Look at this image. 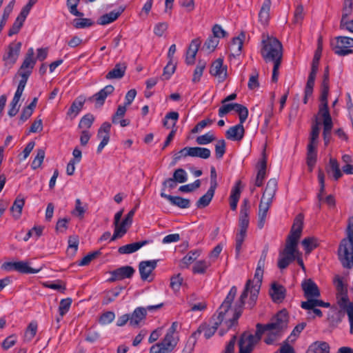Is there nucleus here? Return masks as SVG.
Masks as SVG:
<instances>
[{"mask_svg": "<svg viewBox=\"0 0 353 353\" xmlns=\"http://www.w3.org/2000/svg\"><path fill=\"white\" fill-rule=\"evenodd\" d=\"M234 110L238 113L239 117V122L243 123L248 117V108L240 103H235Z\"/></svg>", "mask_w": 353, "mask_h": 353, "instance_id": "603ef678", "label": "nucleus"}, {"mask_svg": "<svg viewBox=\"0 0 353 353\" xmlns=\"http://www.w3.org/2000/svg\"><path fill=\"white\" fill-rule=\"evenodd\" d=\"M161 196L168 200L172 205L177 206L180 208H188L190 206V200L188 199H184L179 196H172L163 192H161Z\"/></svg>", "mask_w": 353, "mask_h": 353, "instance_id": "5701e85b", "label": "nucleus"}, {"mask_svg": "<svg viewBox=\"0 0 353 353\" xmlns=\"http://www.w3.org/2000/svg\"><path fill=\"white\" fill-rule=\"evenodd\" d=\"M206 63L203 61L199 60L198 61V64L194 69L193 77H192V82L196 83L199 82L201 79V77L203 75V72L204 69L205 68Z\"/></svg>", "mask_w": 353, "mask_h": 353, "instance_id": "3c124183", "label": "nucleus"}, {"mask_svg": "<svg viewBox=\"0 0 353 353\" xmlns=\"http://www.w3.org/2000/svg\"><path fill=\"white\" fill-rule=\"evenodd\" d=\"M45 157V151L43 149L40 148L37 151V155L34 157V160L32 162L31 167L33 170H36L39 168L44 159Z\"/></svg>", "mask_w": 353, "mask_h": 353, "instance_id": "bf43d9fd", "label": "nucleus"}, {"mask_svg": "<svg viewBox=\"0 0 353 353\" xmlns=\"http://www.w3.org/2000/svg\"><path fill=\"white\" fill-rule=\"evenodd\" d=\"M237 292L236 286H232L225 300L217 310L218 316L223 317L225 319V316L231 307V304L233 302L234 297Z\"/></svg>", "mask_w": 353, "mask_h": 353, "instance_id": "4468645a", "label": "nucleus"}, {"mask_svg": "<svg viewBox=\"0 0 353 353\" xmlns=\"http://www.w3.org/2000/svg\"><path fill=\"white\" fill-rule=\"evenodd\" d=\"M179 114L177 112L172 111L166 114L163 120V127L169 129L172 128V129L176 128V123L179 119Z\"/></svg>", "mask_w": 353, "mask_h": 353, "instance_id": "58836bf2", "label": "nucleus"}, {"mask_svg": "<svg viewBox=\"0 0 353 353\" xmlns=\"http://www.w3.org/2000/svg\"><path fill=\"white\" fill-rule=\"evenodd\" d=\"M330 170L333 172V176L334 180H339L342 176L343 174L340 170L339 164L336 159L331 158L330 159Z\"/></svg>", "mask_w": 353, "mask_h": 353, "instance_id": "4d7b16f0", "label": "nucleus"}, {"mask_svg": "<svg viewBox=\"0 0 353 353\" xmlns=\"http://www.w3.org/2000/svg\"><path fill=\"white\" fill-rule=\"evenodd\" d=\"M79 2L80 0H67L66 5L71 14L81 17H83L84 14L77 10Z\"/></svg>", "mask_w": 353, "mask_h": 353, "instance_id": "864d4df0", "label": "nucleus"}, {"mask_svg": "<svg viewBox=\"0 0 353 353\" xmlns=\"http://www.w3.org/2000/svg\"><path fill=\"white\" fill-rule=\"evenodd\" d=\"M214 140H216L214 134L211 132H208L203 135L197 137L196 139V142L199 145H207Z\"/></svg>", "mask_w": 353, "mask_h": 353, "instance_id": "e2e57ef3", "label": "nucleus"}, {"mask_svg": "<svg viewBox=\"0 0 353 353\" xmlns=\"http://www.w3.org/2000/svg\"><path fill=\"white\" fill-rule=\"evenodd\" d=\"M345 310L340 308L339 310L336 306L330 307V311L327 312V321L330 327L335 328L342 321L345 316Z\"/></svg>", "mask_w": 353, "mask_h": 353, "instance_id": "ddd939ff", "label": "nucleus"}, {"mask_svg": "<svg viewBox=\"0 0 353 353\" xmlns=\"http://www.w3.org/2000/svg\"><path fill=\"white\" fill-rule=\"evenodd\" d=\"M223 60L221 58L215 60L210 67V73L214 77L221 79L220 81H223L227 77V67L223 65Z\"/></svg>", "mask_w": 353, "mask_h": 353, "instance_id": "f3484780", "label": "nucleus"}, {"mask_svg": "<svg viewBox=\"0 0 353 353\" xmlns=\"http://www.w3.org/2000/svg\"><path fill=\"white\" fill-rule=\"evenodd\" d=\"M150 242H152L151 240H144L132 243H129L119 247L118 249V252L119 254H132L139 250L143 246L148 245Z\"/></svg>", "mask_w": 353, "mask_h": 353, "instance_id": "b1692460", "label": "nucleus"}, {"mask_svg": "<svg viewBox=\"0 0 353 353\" xmlns=\"http://www.w3.org/2000/svg\"><path fill=\"white\" fill-rule=\"evenodd\" d=\"M339 259L342 265L345 268L353 266V243L344 239L341 241L339 250Z\"/></svg>", "mask_w": 353, "mask_h": 353, "instance_id": "39448f33", "label": "nucleus"}, {"mask_svg": "<svg viewBox=\"0 0 353 353\" xmlns=\"http://www.w3.org/2000/svg\"><path fill=\"white\" fill-rule=\"evenodd\" d=\"M43 227L42 226H34L30 230L23 238L24 241L29 240L30 237L35 236L37 239L43 234Z\"/></svg>", "mask_w": 353, "mask_h": 353, "instance_id": "338daca9", "label": "nucleus"}, {"mask_svg": "<svg viewBox=\"0 0 353 353\" xmlns=\"http://www.w3.org/2000/svg\"><path fill=\"white\" fill-rule=\"evenodd\" d=\"M172 178H174V180L177 183H185L188 180L187 173L183 168L176 169L173 173Z\"/></svg>", "mask_w": 353, "mask_h": 353, "instance_id": "774afa93", "label": "nucleus"}, {"mask_svg": "<svg viewBox=\"0 0 353 353\" xmlns=\"http://www.w3.org/2000/svg\"><path fill=\"white\" fill-rule=\"evenodd\" d=\"M1 269L6 272L17 271L21 274H35L41 270V268L35 269L30 267L28 262L23 261L5 262L1 265Z\"/></svg>", "mask_w": 353, "mask_h": 353, "instance_id": "0eeeda50", "label": "nucleus"}, {"mask_svg": "<svg viewBox=\"0 0 353 353\" xmlns=\"http://www.w3.org/2000/svg\"><path fill=\"white\" fill-rule=\"evenodd\" d=\"M179 341L178 337L172 336L165 334L164 338L159 344L164 348L167 353L171 352L176 346Z\"/></svg>", "mask_w": 353, "mask_h": 353, "instance_id": "2f4dec72", "label": "nucleus"}, {"mask_svg": "<svg viewBox=\"0 0 353 353\" xmlns=\"http://www.w3.org/2000/svg\"><path fill=\"white\" fill-rule=\"evenodd\" d=\"M125 6H119L117 10H112L109 13L101 15L97 20V23L105 26L116 21L119 17L124 12Z\"/></svg>", "mask_w": 353, "mask_h": 353, "instance_id": "6ab92c4d", "label": "nucleus"}, {"mask_svg": "<svg viewBox=\"0 0 353 353\" xmlns=\"http://www.w3.org/2000/svg\"><path fill=\"white\" fill-rule=\"evenodd\" d=\"M14 3H15V1L14 0H12L8 4V6H6L5 8H4V10H3V16H2V18L0 20V26L1 27H4L6 23V21L10 14V13L12 12V10H13V8H14Z\"/></svg>", "mask_w": 353, "mask_h": 353, "instance_id": "13d9d810", "label": "nucleus"}, {"mask_svg": "<svg viewBox=\"0 0 353 353\" xmlns=\"http://www.w3.org/2000/svg\"><path fill=\"white\" fill-rule=\"evenodd\" d=\"M37 331V323L32 321L29 323L25 332V340L30 341L36 335Z\"/></svg>", "mask_w": 353, "mask_h": 353, "instance_id": "6e6d98bb", "label": "nucleus"}, {"mask_svg": "<svg viewBox=\"0 0 353 353\" xmlns=\"http://www.w3.org/2000/svg\"><path fill=\"white\" fill-rule=\"evenodd\" d=\"M303 225V215L299 214L294 219L289 236L300 239Z\"/></svg>", "mask_w": 353, "mask_h": 353, "instance_id": "c85d7f7f", "label": "nucleus"}, {"mask_svg": "<svg viewBox=\"0 0 353 353\" xmlns=\"http://www.w3.org/2000/svg\"><path fill=\"white\" fill-rule=\"evenodd\" d=\"M318 114L320 115L323 120V132H331L333 127V123L329 109L319 110Z\"/></svg>", "mask_w": 353, "mask_h": 353, "instance_id": "4c0bfd02", "label": "nucleus"}, {"mask_svg": "<svg viewBox=\"0 0 353 353\" xmlns=\"http://www.w3.org/2000/svg\"><path fill=\"white\" fill-rule=\"evenodd\" d=\"M243 124L239 122V124L230 127L225 132L226 138L232 141H241L245 134V129Z\"/></svg>", "mask_w": 353, "mask_h": 353, "instance_id": "aec40b11", "label": "nucleus"}, {"mask_svg": "<svg viewBox=\"0 0 353 353\" xmlns=\"http://www.w3.org/2000/svg\"><path fill=\"white\" fill-rule=\"evenodd\" d=\"M270 6L271 1L264 0L259 13V21L263 25L267 24L269 21Z\"/></svg>", "mask_w": 353, "mask_h": 353, "instance_id": "e433bc0d", "label": "nucleus"}, {"mask_svg": "<svg viewBox=\"0 0 353 353\" xmlns=\"http://www.w3.org/2000/svg\"><path fill=\"white\" fill-rule=\"evenodd\" d=\"M211 265V263L205 260L197 261L192 267L194 274H204Z\"/></svg>", "mask_w": 353, "mask_h": 353, "instance_id": "49530a36", "label": "nucleus"}, {"mask_svg": "<svg viewBox=\"0 0 353 353\" xmlns=\"http://www.w3.org/2000/svg\"><path fill=\"white\" fill-rule=\"evenodd\" d=\"M289 317L288 313L285 309H283L276 313L274 316L271 321L267 324L257 323L256 325V332L253 334L256 340L259 341L261 339L262 335L266 331H275L281 334L287 329L288 324Z\"/></svg>", "mask_w": 353, "mask_h": 353, "instance_id": "f03ea898", "label": "nucleus"}, {"mask_svg": "<svg viewBox=\"0 0 353 353\" xmlns=\"http://www.w3.org/2000/svg\"><path fill=\"white\" fill-rule=\"evenodd\" d=\"M263 275V270H259L258 269H256L254 273V279H256L255 283H254V281L249 279V281H250L251 283L248 293L250 292V301L248 302V305L250 309L254 306L256 301L257 300L258 294L259 293V290L262 283ZM248 281V280L247 281V282Z\"/></svg>", "mask_w": 353, "mask_h": 353, "instance_id": "6e6552de", "label": "nucleus"}, {"mask_svg": "<svg viewBox=\"0 0 353 353\" xmlns=\"http://www.w3.org/2000/svg\"><path fill=\"white\" fill-rule=\"evenodd\" d=\"M307 353H330V345L325 341H316L309 347Z\"/></svg>", "mask_w": 353, "mask_h": 353, "instance_id": "c9c22d12", "label": "nucleus"}, {"mask_svg": "<svg viewBox=\"0 0 353 353\" xmlns=\"http://www.w3.org/2000/svg\"><path fill=\"white\" fill-rule=\"evenodd\" d=\"M302 289L304 292V296L307 300L309 299L318 298L321 295L317 285L311 279H307L303 282Z\"/></svg>", "mask_w": 353, "mask_h": 353, "instance_id": "dca6fc26", "label": "nucleus"}, {"mask_svg": "<svg viewBox=\"0 0 353 353\" xmlns=\"http://www.w3.org/2000/svg\"><path fill=\"white\" fill-rule=\"evenodd\" d=\"M302 245L306 253L311 252L319 246L318 240L314 237H307L302 241Z\"/></svg>", "mask_w": 353, "mask_h": 353, "instance_id": "09e8293b", "label": "nucleus"}, {"mask_svg": "<svg viewBox=\"0 0 353 353\" xmlns=\"http://www.w3.org/2000/svg\"><path fill=\"white\" fill-rule=\"evenodd\" d=\"M72 300L70 298L62 299L59 305V312L61 317H63L70 310Z\"/></svg>", "mask_w": 353, "mask_h": 353, "instance_id": "680f3d73", "label": "nucleus"}, {"mask_svg": "<svg viewBox=\"0 0 353 353\" xmlns=\"http://www.w3.org/2000/svg\"><path fill=\"white\" fill-rule=\"evenodd\" d=\"M134 272L135 270L132 266H122L110 272L111 277L108 281L113 282L115 281L123 280L124 279H130L133 276Z\"/></svg>", "mask_w": 353, "mask_h": 353, "instance_id": "f8f14e48", "label": "nucleus"}, {"mask_svg": "<svg viewBox=\"0 0 353 353\" xmlns=\"http://www.w3.org/2000/svg\"><path fill=\"white\" fill-rule=\"evenodd\" d=\"M245 35L244 32H241L238 37H234L232 40V48H233L234 46H236V49L233 50L236 55H239L241 52L243 45V39H245Z\"/></svg>", "mask_w": 353, "mask_h": 353, "instance_id": "de8ad7c7", "label": "nucleus"}, {"mask_svg": "<svg viewBox=\"0 0 353 353\" xmlns=\"http://www.w3.org/2000/svg\"><path fill=\"white\" fill-rule=\"evenodd\" d=\"M239 181L236 185L232 188L230 196V205L232 210H236L237 204L241 196V190L239 187L240 184Z\"/></svg>", "mask_w": 353, "mask_h": 353, "instance_id": "37998d69", "label": "nucleus"}, {"mask_svg": "<svg viewBox=\"0 0 353 353\" xmlns=\"http://www.w3.org/2000/svg\"><path fill=\"white\" fill-rule=\"evenodd\" d=\"M277 190V181L275 179H270L265 187L261 198L268 201H272Z\"/></svg>", "mask_w": 353, "mask_h": 353, "instance_id": "473e14b6", "label": "nucleus"}, {"mask_svg": "<svg viewBox=\"0 0 353 353\" xmlns=\"http://www.w3.org/2000/svg\"><path fill=\"white\" fill-rule=\"evenodd\" d=\"M25 204L24 198L21 197V195H19L16 199L14 200L12 207L10 208V211L13 213L14 217L16 219H19L22 212V209Z\"/></svg>", "mask_w": 353, "mask_h": 353, "instance_id": "a19ab883", "label": "nucleus"}, {"mask_svg": "<svg viewBox=\"0 0 353 353\" xmlns=\"http://www.w3.org/2000/svg\"><path fill=\"white\" fill-rule=\"evenodd\" d=\"M330 85L329 84L321 83V103L319 106V110H326L328 108L327 97L329 93Z\"/></svg>", "mask_w": 353, "mask_h": 353, "instance_id": "79ce46f5", "label": "nucleus"}, {"mask_svg": "<svg viewBox=\"0 0 353 353\" xmlns=\"http://www.w3.org/2000/svg\"><path fill=\"white\" fill-rule=\"evenodd\" d=\"M126 68L125 63H118L106 74L105 78L107 79H121L125 75Z\"/></svg>", "mask_w": 353, "mask_h": 353, "instance_id": "cd10ccee", "label": "nucleus"}, {"mask_svg": "<svg viewBox=\"0 0 353 353\" xmlns=\"http://www.w3.org/2000/svg\"><path fill=\"white\" fill-rule=\"evenodd\" d=\"M301 307L307 310L316 307H330V303L316 299H309L306 301L301 302Z\"/></svg>", "mask_w": 353, "mask_h": 353, "instance_id": "72a5a7b5", "label": "nucleus"}, {"mask_svg": "<svg viewBox=\"0 0 353 353\" xmlns=\"http://www.w3.org/2000/svg\"><path fill=\"white\" fill-rule=\"evenodd\" d=\"M94 121V117L92 114L84 115L80 120L79 123V128H90Z\"/></svg>", "mask_w": 353, "mask_h": 353, "instance_id": "69168bd1", "label": "nucleus"}, {"mask_svg": "<svg viewBox=\"0 0 353 353\" xmlns=\"http://www.w3.org/2000/svg\"><path fill=\"white\" fill-rule=\"evenodd\" d=\"M334 283L336 290V301L341 309L345 310L349 307L350 302L348 294L347 285L343 283V279L339 275L336 276Z\"/></svg>", "mask_w": 353, "mask_h": 353, "instance_id": "423d86ee", "label": "nucleus"}, {"mask_svg": "<svg viewBox=\"0 0 353 353\" xmlns=\"http://www.w3.org/2000/svg\"><path fill=\"white\" fill-rule=\"evenodd\" d=\"M259 342L253 334L243 332L239 341V353H250Z\"/></svg>", "mask_w": 353, "mask_h": 353, "instance_id": "1a4fd4ad", "label": "nucleus"}, {"mask_svg": "<svg viewBox=\"0 0 353 353\" xmlns=\"http://www.w3.org/2000/svg\"><path fill=\"white\" fill-rule=\"evenodd\" d=\"M124 287L118 286L107 292L102 301V305H108L120 294Z\"/></svg>", "mask_w": 353, "mask_h": 353, "instance_id": "c03bdc74", "label": "nucleus"}, {"mask_svg": "<svg viewBox=\"0 0 353 353\" xmlns=\"http://www.w3.org/2000/svg\"><path fill=\"white\" fill-rule=\"evenodd\" d=\"M188 154L192 157H199L203 159H208L211 152L208 148L201 147H189Z\"/></svg>", "mask_w": 353, "mask_h": 353, "instance_id": "f704fd0d", "label": "nucleus"}, {"mask_svg": "<svg viewBox=\"0 0 353 353\" xmlns=\"http://www.w3.org/2000/svg\"><path fill=\"white\" fill-rule=\"evenodd\" d=\"M114 90V88L112 85H108L98 92L95 94L96 97V108H100L103 105L105 99L111 95Z\"/></svg>", "mask_w": 353, "mask_h": 353, "instance_id": "393cba45", "label": "nucleus"}, {"mask_svg": "<svg viewBox=\"0 0 353 353\" xmlns=\"http://www.w3.org/2000/svg\"><path fill=\"white\" fill-rule=\"evenodd\" d=\"M283 46L281 43L274 37H268L262 41L261 54L265 62H273L272 81H278L279 69L283 57Z\"/></svg>", "mask_w": 353, "mask_h": 353, "instance_id": "f257e3e1", "label": "nucleus"}, {"mask_svg": "<svg viewBox=\"0 0 353 353\" xmlns=\"http://www.w3.org/2000/svg\"><path fill=\"white\" fill-rule=\"evenodd\" d=\"M330 46L336 54L345 56L353 52V38L339 36L331 40Z\"/></svg>", "mask_w": 353, "mask_h": 353, "instance_id": "20e7f679", "label": "nucleus"}, {"mask_svg": "<svg viewBox=\"0 0 353 353\" xmlns=\"http://www.w3.org/2000/svg\"><path fill=\"white\" fill-rule=\"evenodd\" d=\"M85 102V98L84 96L80 95L77 97L69 108L67 115L71 117L72 118L77 117L82 110Z\"/></svg>", "mask_w": 353, "mask_h": 353, "instance_id": "a878e982", "label": "nucleus"}, {"mask_svg": "<svg viewBox=\"0 0 353 353\" xmlns=\"http://www.w3.org/2000/svg\"><path fill=\"white\" fill-rule=\"evenodd\" d=\"M215 189L209 188L207 192L203 195L196 203L197 208H204L209 205L215 192Z\"/></svg>", "mask_w": 353, "mask_h": 353, "instance_id": "ea45409f", "label": "nucleus"}, {"mask_svg": "<svg viewBox=\"0 0 353 353\" xmlns=\"http://www.w3.org/2000/svg\"><path fill=\"white\" fill-rule=\"evenodd\" d=\"M34 52L32 48H30L25 56V59L20 67V70H31L36 63V59L34 58Z\"/></svg>", "mask_w": 353, "mask_h": 353, "instance_id": "7c9ffc66", "label": "nucleus"}, {"mask_svg": "<svg viewBox=\"0 0 353 353\" xmlns=\"http://www.w3.org/2000/svg\"><path fill=\"white\" fill-rule=\"evenodd\" d=\"M250 210V201L248 199H244L241 205L239 226V231L247 233V230L249 225V213Z\"/></svg>", "mask_w": 353, "mask_h": 353, "instance_id": "9d476101", "label": "nucleus"}, {"mask_svg": "<svg viewBox=\"0 0 353 353\" xmlns=\"http://www.w3.org/2000/svg\"><path fill=\"white\" fill-rule=\"evenodd\" d=\"M303 225V215L299 214L294 219L289 236L300 239Z\"/></svg>", "mask_w": 353, "mask_h": 353, "instance_id": "c756f323", "label": "nucleus"}, {"mask_svg": "<svg viewBox=\"0 0 353 353\" xmlns=\"http://www.w3.org/2000/svg\"><path fill=\"white\" fill-rule=\"evenodd\" d=\"M94 23V22L91 19L83 18V17L73 20V26L77 29L89 28Z\"/></svg>", "mask_w": 353, "mask_h": 353, "instance_id": "8fccbe9b", "label": "nucleus"}, {"mask_svg": "<svg viewBox=\"0 0 353 353\" xmlns=\"http://www.w3.org/2000/svg\"><path fill=\"white\" fill-rule=\"evenodd\" d=\"M26 19V18L23 16L19 14L12 27L9 30L8 35L9 37H12V35L17 34L23 26Z\"/></svg>", "mask_w": 353, "mask_h": 353, "instance_id": "a18cd8bd", "label": "nucleus"}, {"mask_svg": "<svg viewBox=\"0 0 353 353\" xmlns=\"http://www.w3.org/2000/svg\"><path fill=\"white\" fill-rule=\"evenodd\" d=\"M147 315L146 309L143 307H137L132 314H130V325L138 327L140 322L145 319Z\"/></svg>", "mask_w": 353, "mask_h": 353, "instance_id": "bb28decb", "label": "nucleus"}, {"mask_svg": "<svg viewBox=\"0 0 353 353\" xmlns=\"http://www.w3.org/2000/svg\"><path fill=\"white\" fill-rule=\"evenodd\" d=\"M272 201H268L266 199H263L261 198V202L259 206V221H258V228L259 229H262L264 226L265 219L267 216V213L269 210L270 205Z\"/></svg>", "mask_w": 353, "mask_h": 353, "instance_id": "412c9836", "label": "nucleus"}, {"mask_svg": "<svg viewBox=\"0 0 353 353\" xmlns=\"http://www.w3.org/2000/svg\"><path fill=\"white\" fill-rule=\"evenodd\" d=\"M226 151V143L224 139L217 141L215 144V155L216 159H221Z\"/></svg>", "mask_w": 353, "mask_h": 353, "instance_id": "052dcab7", "label": "nucleus"}, {"mask_svg": "<svg viewBox=\"0 0 353 353\" xmlns=\"http://www.w3.org/2000/svg\"><path fill=\"white\" fill-rule=\"evenodd\" d=\"M157 260L143 261L139 264V270L141 279L143 281L148 280L150 274L156 268L157 265Z\"/></svg>", "mask_w": 353, "mask_h": 353, "instance_id": "a211bd4d", "label": "nucleus"}, {"mask_svg": "<svg viewBox=\"0 0 353 353\" xmlns=\"http://www.w3.org/2000/svg\"><path fill=\"white\" fill-rule=\"evenodd\" d=\"M269 294L274 303H280L285 299L286 289L283 285H280L276 282H274L271 285Z\"/></svg>", "mask_w": 353, "mask_h": 353, "instance_id": "2eb2a0df", "label": "nucleus"}, {"mask_svg": "<svg viewBox=\"0 0 353 353\" xmlns=\"http://www.w3.org/2000/svg\"><path fill=\"white\" fill-rule=\"evenodd\" d=\"M200 255V251L198 250L190 251L182 259V263L188 266L194 262Z\"/></svg>", "mask_w": 353, "mask_h": 353, "instance_id": "0e129e2a", "label": "nucleus"}, {"mask_svg": "<svg viewBox=\"0 0 353 353\" xmlns=\"http://www.w3.org/2000/svg\"><path fill=\"white\" fill-rule=\"evenodd\" d=\"M224 319L219 316H216L215 314L212 317L211 323L212 326H205L203 325L202 332L204 333V336L206 339H209L211 338L214 333L216 332L218 327L221 323L223 321Z\"/></svg>", "mask_w": 353, "mask_h": 353, "instance_id": "4be33fe9", "label": "nucleus"}, {"mask_svg": "<svg viewBox=\"0 0 353 353\" xmlns=\"http://www.w3.org/2000/svg\"><path fill=\"white\" fill-rule=\"evenodd\" d=\"M21 46L22 43L20 41L10 43L3 55V61L14 64L19 57Z\"/></svg>", "mask_w": 353, "mask_h": 353, "instance_id": "9b49d317", "label": "nucleus"}, {"mask_svg": "<svg viewBox=\"0 0 353 353\" xmlns=\"http://www.w3.org/2000/svg\"><path fill=\"white\" fill-rule=\"evenodd\" d=\"M251 281H248L246 282L243 292L241 293L239 301L236 302L234 306V310L233 316L231 319L225 321L227 329L223 330L221 329L219 331L220 336H223L228 330L238 325V319L241 316L243 312V306L245 304V300L248 297V292L250 288Z\"/></svg>", "mask_w": 353, "mask_h": 353, "instance_id": "7ed1b4c3", "label": "nucleus"}, {"mask_svg": "<svg viewBox=\"0 0 353 353\" xmlns=\"http://www.w3.org/2000/svg\"><path fill=\"white\" fill-rule=\"evenodd\" d=\"M219 43V39L214 35H210L205 41L203 48L208 50L210 52H213Z\"/></svg>", "mask_w": 353, "mask_h": 353, "instance_id": "5fc2aeb1", "label": "nucleus"}]
</instances>
